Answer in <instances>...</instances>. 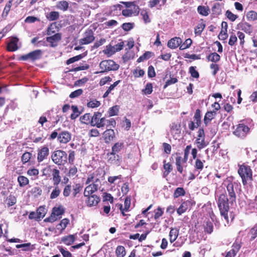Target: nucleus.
<instances>
[{
    "instance_id": "1",
    "label": "nucleus",
    "mask_w": 257,
    "mask_h": 257,
    "mask_svg": "<svg viewBox=\"0 0 257 257\" xmlns=\"http://www.w3.org/2000/svg\"><path fill=\"white\" fill-rule=\"evenodd\" d=\"M229 198H227L225 194L222 193L218 197L217 204L220 215L227 221L228 220V213L229 210Z\"/></svg>"
},
{
    "instance_id": "2",
    "label": "nucleus",
    "mask_w": 257,
    "mask_h": 257,
    "mask_svg": "<svg viewBox=\"0 0 257 257\" xmlns=\"http://www.w3.org/2000/svg\"><path fill=\"white\" fill-rule=\"evenodd\" d=\"M51 159L55 164L58 166L63 165L67 162V154L62 150H56L52 154Z\"/></svg>"
},
{
    "instance_id": "3",
    "label": "nucleus",
    "mask_w": 257,
    "mask_h": 257,
    "mask_svg": "<svg viewBox=\"0 0 257 257\" xmlns=\"http://www.w3.org/2000/svg\"><path fill=\"white\" fill-rule=\"evenodd\" d=\"M99 67L101 69L100 73H104L111 71H116L119 68V65L112 60H102L99 63Z\"/></svg>"
},
{
    "instance_id": "4",
    "label": "nucleus",
    "mask_w": 257,
    "mask_h": 257,
    "mask_svg": "<svg viewBox=\"0 0 257 257\" xmlns=\"http://www.w3.org/2000/svg\"><path fill=\"white\" fill-rule=\"evenodd\" d=\"M238 173L241 178L242 184L245 185L247 184V181L252 180V171L250 167L247 165H240Z\"/></svg>"
},
{
    "instance_id": "5",
    "label": "nucleus",
    "mask_w": 257,
    "mask_h": 257,
    "mask_svg": "<svg viewBox=\"0 0 257 257\" xmlns=\"http://www.w3.org/2000/svg\"><path fill=\"white\" fill-rule=\"evenodd\" d=\"M42 56V51L41 50H36L28 54L21 56L19 59L22 61H28L34 62L39 60Z\"/></svg>"
},
{
    "instance_id": "6",
    "label": "nucleus",
    "mask_w": 257,
    "mask_h": 257,
    "mask_svg": "<svg viewBox=\"0 0 257 257\" xmlns=\"http://www.w3.org/2000/svg\"><path fill=\"white\" fill-rule=\"evenodd\" d=\"M228 183L226 186L228 192L230 204H233L236 202V195L235 190L237 187V184L235 182L227 181Z\"/></svg>"
},
{
    "instance_id": "7",
    "label": "nucleus",
    "mask_w": 257,
    "mask_h": 257,
    "mask_svg": "<svg viewBox=\"0 0 257 257\" xmlns=\"http://www.w3.org/2000/svg\"><path fill=\"white\" fill-rule=\"evenodd\" d=\"M94 39L93 31L92 29H88L84 33V38L80 39L79 43L81 45H87L92 43Z\"/></svg>"
},
{
    "instance_id": "8",
    "label": "nucleus",
    "mask_w": 257,
    "mask_h": 257,
    "mask_svg": "<svg viewBox=\"0 0 257 257\" xmlns=\"http://www.w3.org/2000/svg\"><path fill=\"white\" fill-rule=\"evenodd\" d=\"M101 113H94L91 117V123L92 126L96 125L97 127H101L104 126L105 121L104 117H101Z\"/></svg>"
},
{
    "instance_id": "9",
    "label": "nucleus",
    "mask_w": 257,
    "mask_h": 257,
    "mask_svg": "<svg viewBox=\"0 0 257 257\" xmlns=\"http://www.w3.org/2000/svg\"><path fill=\"white\" fill-rule=\"evenodd\" d=\"M99 184V179L98 178L95 179L94 182L89 184L85 188L84 192V196L91 195L92 194L96 191L98 189Z\"/></svg>"
},
{
    "instance_id": "10",
    "label": "nucleus",
    "mask_w": 257,
    "mask_h": 257,
    "mask_svg": "<svg viewBox=\"0 0 257 257\" xmlns=\"http://www.w3.org/2000/svg\"><path fill=\"white\" fill-rule=\"evenodd\" d=\"M249 130V128L247 126L243 123H240L237 126L233 134L239 138H243L246 136Z\"/></svg>"
},
{
    "instance_id": "11",
    "label": "nucleus",
    "mask_w": 257,
    "mask_h": 257,
    "mask_svg": "<svg viewBox=\"0 0 257 257\" xmlns=\"http://www.w3.org/2000/svg\"><path fill=\"white\" fill-rule=\"evenodd\" d=\"M62 35L60 33H57L53 35L46 37V41L50 44L51 47H56L58 45V43L61 40Z\"/></svg>"
},
{
    "instance_id": "12",
    "label": "nucleus",
    "mask_w": 257,
    "mask_h": 257,
    "mask_svg": "<svg viewBox=\"0 0 257 257\" xmlns=\"http://www.w3.org/2000/svg\"><path fill=\"white\" fill-rule=\"evenodd\" d=\"M238 29L243 31L246 34L250 35L253 32L252 26L247 22H241L237 25Z\"/></svg>"
},
{
    "instance_id": "13",
    "label": "nucleus",
    "mask_w": 257,
    "mask_h": 257,
    "mask_svg": "<svg viewBox=\"0 0 257 257\" xmlns=\"http://www.w3.org/2000/svg\"><path fill=\"white\" fill-rule=\"evenodd\" d=\"M49 154V150L47 147L44 146L38 150L37 160L38 162H41L47 159Z\"/></svg>"
},
{
    "instance_id": "14",
    "label": "nucleus",
    "mask_w": 257,
    "mask_h": 257,
    "mask_svg": "<svg viewBox=\"0 0 257 257\" xmlns=\"http://www.w3.org/2000/svg\"><path fill=\"white\" fill-rule=\"evenodd\" d=\"M107 162L109 164H115L119 165L120 164V157L115 153L110 152L107 154Z\"/></svg>"
},
{
    "instance_id": "15",
    "label": "nucleus",
    "mask_w": 257,
    "mask_h": 257,
    "mask_svg": "<svg viewBox=\"0 0 257 257\" xmlns=\"http://www.w3.org/2000/svg\"><path fill=\"white\" fill-rule=\"evenodd\" d=\"M71 135L67 131L61 132L59 133L58 141L60 143L66 144L71 140Z\"/></svg>"
},
{
    "instance_id": "16",
    "label": "nucleus",
    "mask_w": 257,
    "mask_h": 257,
    "mask_svg": "<svg viewBox=\"0 0 257 257\" xmlns=\"http://www.w3.org/2000/svg\"><path fill=\"white\" fill-rule=\"evenodd\" d=\"M19 39L17 37H12L7 45V50L10 52H14L18 49V43Z\"/></svg>"
},
{
    "instance_id": "17",
    "label": "nucleus",
    "mask_w": 257,
    "mask_h": 257,
    "mask_svg": "<svg viewBox=\"0 0 257 257\" xmlns=\"http://www.w3.org/2000/svg\"><path fill=\"white\" fill-rule=\"evenodd\" d=\"M182 41L179 37H175L170 39L167 44V46L171 49H175L180 46Z\"/></svg>"
},
{
    "instance_id": "18",
    "label": "nucleus",
    "mask_w": 257,
    "mask_h": 257,
    "mask_svg": "<svg viewBox=\"0 0 257 257\" xmlns=\"http://www.w3.org/2000/svg\"><path fill=\"white\" fill-rule=\"evenodd\" d=\"M87 197L86 203L89 207L96 206L100 201L99 197L96 195H91Z\"/></svg>"
},
{
    "instance_id": "19",
    "label": "nucleus",
    "mask_w": 257,
    "mask_h": 257,
    "mask_svg": "<svg viewBox=\"0 0 257 257\" xmlns=\"http://www.w3.org/2000/svg\"><path fill=\"white\" fill-rule=\"evenodd\" d=\"M103 137L106 143H108L110 141L113 140L115 137V133L113 130L107 128L103 133Z\"/></svg>"
},
{
    "instance_id": "20",
    "label": "nucleus",
    "mask_w": 257,
    "mask_h": 257,
    "mask_svg": "<svg viewBox=\"0 0 257 257\" xmlns=\"http://www.w3.org/2000/svg\"><path fill=\"white\" fill-rule=\"evenodd\" d=\"M206 27V24L204 20L201 19L199 21V23L194 28V33L196 36H201L202 32Z\"/></svg>"
},
{
    "instance_id": "21",
    "label": "nucleus",
    "mask_w": 257,
    "mask_h": 257,
    "mask_svg": "<svg viewBox=\"0 0 257 257\" xmlns=\"http://www.w3.org/2000/svg\"><path fill=\"white\" fill-rule=\"evenodd\" d=\"M52 176L53 185H59L61 181V177L60 175V171L57 169H53L52 170Z\"/></svg>"
},
{
    "instance_id": "22",
    "label": "nucleus",
    "mask_w": 257,
    "mask_h": 257,
    "mask_svg": "<svg viewBox=\"0 0 257 257\" xmlns=\"http://www.w3.org/2000/svg\"><path fill=\"white\" fill-rule=\"evenodd\" d=\"M179 229L176 227L171 228L169 232V239L171 243L174 242L179 235Z\"/></svg>"
},
{
    "instance_id": "23",
    "label": "nucleus",
    "mask_w": 257,
    "mask_h": 257,
    "mask_svg": "<svg viewBox=\"0 0 257 257\" xmlns=\"http://www.w3.org/2000/svg\"><path fill=\"white\" fill-rule=\"evenodd\" d=\"M200 113H195L194 117H195V119H196V122H194L191 121L189 122L188 127L190 130L193 131L195 128H197L199 126V123L200 122V121H199V119H198L200 117Z\"/></svg>"
},
{
    "instance_id": "24",
    "label": "nucleus",
    "mask_w": 257,
    "mask_h": 257,
    "mask_svg": "<svg viewBox=\"0 0 257 257\" xmlns=\"http://www.w3.org/2000/svg\"><path fill=\"white\" fill-rule=\"evenodd\" d=\"M195 144L199 150H201L206 147L208 145V142L205 141V138H197L195 141Z\"/></svg>"
},
{
    "instance_id": "25",
    "label": "nucleus",
    "mask_w": 257,
    "mask_h": 257,
    "mask_svg": "<svg viewBox=\"0 0 257 257\" xmlns=\"http://www.w3.org/2000/svg\"><path fill=\"white\" fill-rule=\"evenodd\" d=\"M190 202L188 201L183 202L177 210L179 215H181L184 213L188 209Z\"/></svg>"
},
{
    "instance_id": "26",
    "label": "nucleus",
    "mask_w": 257,
    "mask_h": 257,
    "mask_svg": "<svg viewBox=\"0 0 257 257\" xmlns=\"http://www.w3.org/2000/svg\"><path fill=\"white\" fill-rule=\"evenodd\" d=\"M207 59L212 62L216 63L220 59V56L216 52L211 53L207 56Z\"/></svg>"
},
{
    "instance_id": "27",
    "label": "nucleus",
    "mask_w": 257,
    "mask_h": 257,
    "mask_svg": "<svg viewBox=\"0 0 257 257\" xmlns=\"http://www.w3.org/2000/svg\"><path fill=\"white\" fill-rule=\"evenodd\" d=\"M75 241L74 235H69L64 236L62 238V241L66 245H69L72 244Z\"/></svg>"
},
{
    "instance_id": "28",
    "label": "nucleus",
    "mask_w": 257,
    "mask_h": 257,
    "mask_svg": "<svg viewBox=\"0 0 257 257\" xmlns=\"http://www.w3.org/2000/svg\"><path fill=\"white\" fill-rule=\"evenodd\" d=\"M123 147V143L117 142L114 144L111 148V152L112 153L117 154L119 153Z\"/></svg>"
},
{
    "instance_id": "29",
    "label": "nucleus",
    "mask_w": 257,
    "mask_h": 257,
    "mask_svg": "<svg viewBox=\"0 0 257 257\" xmlns=\"http://www.w3.org/2000/svg\"><path fill=\"white\" fill-rule=\"evenodd\" d=\"M54 186V188L53 189L50 196V198L51 199H54L58 197L61 193V189H60L58 185Z\"/></svg>"
},
{
    "instance_id": "30",
    "label": "nucleus",
    "mask_w": 257,
    "mask_h": 257,
    "mask_svg": "<svg viewBox=\"0 0 257 257\" xmlns=\"http://www.w3.org/2000/svg\"><path fill=\"white\" fill-rule=\"evenodd\" d=\"M46 18L50 21L57 20L59 18V13L56 11L51 12L46 15Z\"/></svg>"
},
{
    "instance_id": "31",
    "label": "nucleus",
    "mask_w": 257,
    "mask_h": 257,
    "mask_svg": "<svg viewBox=\"0 0 257 257\" xmlns=\"http://www.w3.org/2000/svg\"><path fill=\"white\" fill-rule=\"evenodd\" d=\"M197 11L199 14L201 15L207 16L209 15L210 10L207 7L199 6L197 8Z\"/></svg>"
},
{
    "instance_id": "32",
    "label": "nucleus",
    "mask_w": 257,
    "mask_h": 257,
    "mask_svg": "<svg viewBox=\"0 0 257 257\" xmlns=\"http://www.w3.org/2000/svg\"><path fill=\"white\" fill-rule=\"evenodd\" d=\"M152 53L151 52L146 51L142 56L139 57V58L137 59V62L138 63H140L147 60L152 57Z\"/></svg>"
},
{
    "instance_id": "33",
    "label": "nucleus",
    "mask_w": 257,
    "mask_h": 257,
    "mask_svg": "<svg viewBox=\"0 0 257 257\" xmlns=\"http://www.w3.org/2000/svg\"><path fill=\"white\" fill-rule=\"evenodd\" d=\"M246 19L249 21L257 20V12L254 11H249L246 14Z\"/></svg>"
},
{
    "instance_id": "34",
    "label": "nucleus",
    "mask_w": 257,
    "mask_h": 257,
    "mask_svg": "<svg viewBox=\"0 0 257 257\" xmlns=\"http://www.w3.org/2000/svg\"><path fill=\"white\" fill-rule=\"evenodd\" d=\"M69 223V220L67 218H64L57 225V228L62 231L65 229Z\"/></svg>"
},
{
    "instance_id": "35",
    "label": "nucleus",
    "mask_w": 257,
    "mask_h": 257,
    "mask_svg": "<svg viewBox=\"0 0 257 257\" xmlns=\"http://www.w3.org/2000/svg\"><path fill=\"white\" fill-rule=\"evenodd\" d=\"M115 254L117 257H124L126 254L125 248L123 246L118 245L116 248Z\"/></svg>"
},
{
    "instance_id": "36",
    "label": "nucleus",
    "mask_w": 257,
    "mask_h": 257,
    "mask_svg": "<svg viewBox=\"0 0 257 257\" xmlns=\"http://www.w3.org/2000/svg\"><path fill=\"white\" fill-rule=\"evenodd\" d=\"M182 163H184L182 158L180 156L177 157L176 158V165L177 171L180 173H182L183 171V167L181 165Z\"/></svg>"
},
{
    "instance_id": "37",
    "label": "nucleus",
    "mask_w": 257,
    "mask_h": 257,
    "mask_svg": "<svg viewBox=\"0 0 257 257\" xmlns=\"http://www.w3.org/2000/svg\"><path fill=\"white\" fill-rule=\"evenodd\" d=\"M103 51V53L107 55L108 56H110L116 53L114 47L110 45L107 46L105 49H104Z\"/></svg>"
},
{
    "instance_id": "38",
    "label": "nucleus",
    "mask_w": 257,
    "mask_h": 257,
    "mask_svg": "<svg viewBox=\"0 0 257 257\" xmlns=\"http://www.w3.org/2000/svg\"><path fill=\"white\" fill-rule=\"evenodd\" d=\"M18 181L20 187H24L29 183V179L24 176H19L18 178Z\"/></svg>"
},
{
    "instance_id": "39",
    "label": "nucleus",
    "mask_w": 257,
    "mask_h": 257,
    "mask_svg": "<svg viewBox=\"0 0 257 257\" xmlns=\"http://www.w3.org/2000/svg\"><path fill=\"white\" fill-rule=\"evenodd\" d=\"M237 37L233 30L231 32H230V37L228 41V45H230V46H234L237 42Z\"/></svg>"
},
{
    "instance_id": "40",
    "label": "nucleus",
    "mask_w": 257,
    "mask_h": 257,
    "mask_svg": "<svg viewBox=\"0 0 257 257\" xmlns=\"http://www.w3.org/2000/svg\"><path fill=\"white\" fill-rule=\"evenodd\" d=\"M57 28L56 23L51 24L47 29V35H51L56 34V29Z\"/></svg>"
},
{
    "instance_id": "41",
    "label": "nucleus",
    "mask_w": 257,
    "mask_h": 257,
    "mask_svg": "<svg viewBox=\"0 0 257 257\" xmlns=\"http://www.w3.org/2000/svg\"><path fill=\"white\" fill-rule=\"evenodd\" d=\"M69 6V4L66 1H61L57 4V8L63 11H66Z\"/></svg>"
},
{
    "instance_id": "42",
    "label": "nucleus",
    "mask_w": 257,
    "mask_h": 257,
    "mask_svg": "<svg viewBox=\"0 0 257 257\" xmlns=\"http://www.w3.org/2000/svg\"><path fill=\"white\" fill-rule=\"evenodd\" d=\"M91 117L90 113H85L83 116L80 117V120L82 123L85 124L91 123Z\"/></svg>"
},
{
    "instance_id": "43",
    "label": "nucleus",
    "mask_w": 257,
    "mask_h": 257,
    "mask_svg": "<svg viewBox=\"0 0 257 257\" xmlns=\"http://www.w3.org/2000/svg\"><path fill=\"white\" fill-rule=\"evenodd\" d=\"M185 194V191L184 188L182 187H178L175 190L173 196L175 198H176L181 196H184Z\"/></svg>"
},
{
    "instance_id": "44",
    "label": "nucleus",
    "mask_w": 257,
    "mask_h": 257,
    "mask_svg": "<svg viewBox=\"0 0 257 257\" xmlns=\"http://www.w3.org/2000/svg\"><path fill=\"white\" fill-rule=\"evenodd\" d=\"M212 14L214 15L218 16L221 13L220 5L219 3H216L212 8Z\"/></svg>"
},
{
    "instance_id": "45",
    "label": "nucleus",
    "mask_w": 257,
    "mask_h": 257,
    "mask_svg": "<svg viewBox=\"0 0 257 257\" xmlns=\"http://www.w3.org/2000/svg\"><path fill=\"white\" fill-rule=\"evenodd\" d=\"M13 1V0H10L9 1V2L5 6L4 10L3 12V14H2V16L3 17H6L8 16L9 12H10V11L11 10V8L12 5Z\"/></svg>"
},
{
    "instance_id": "46",
    "label": "nucleus",
    "mask_w": 257,
    "mask_h": 257,
    "mask_svg": "<svg viewBox=\"0 0 257 257\" xmlns=\"http://www.w3.org/2000/svg\"><path fill=\"white\" fill-rule=\"evenodd\" d=\"M84 55L83 54H80V55L75 56L74 57H71L66 61V64L67 65L72 64L76 61H77L81 59L82 58L84 57Z\"/></svg>"
},
{
    "instance_id": "47",
    "label": "nucleus",
    "mask_w": 257,
    "mask_h": 257,
    "mask_svg": "<svg viewBox=\"0 0 257 257\" xmlns=\"http://www.w3.org/2000/svg\"><path fill=\"white\" fill-rule=\"evenodd\" d=\"M17 199L14 195H10L6 199V203L9 206H11L16 204Z\"/></svg>"
},
{
    "instance_id": "48",
    "label": "nucleus",
    "mask_w": 257,
    "mask_h": 257,
    "mask_svg": "<svg viewBox=\"0 0 257 257\" xmlns=\"http://www.w3.org/2000/svg\"><path fill=\"white\" fill-rule=\"evenodd\" d=\"M32 155V154L30 152H26L24 153L21 158L23 163L24 164L28 163L31 158Z\"/></svg>"
},
{
    "instance_id": "49",
    "label": "nucleus",
    "mask_w": 257,
    "mask_h": 257,
    "mask_svg": "<svg viewBox=\"0 0 257 257\" xmlns=\"http://www.w3.org/2000/svg\"><path fill=\"white\" fill-rule=\"evenodd\" d=\"M195 66H191L189 67V72L191 76L195 78H198L199 77V72L196 70Z\"/></svg>"
},
{
    "instance_id": "50",
    "label": "nucleus",
    "mask_w": 257,
    "mask_h": 257,
    "mask_svg": "<svg viewBox=\"0 0 257 257\" xmlns=\"http://www.w3.org/2000/svg\"><path fill=\"white\" fill-rule=\"evenodd\" d=\"M192 43V41L191 39H187L182 44L180 45L179 49L180 50H184L187 49L190 47Z\"/></svg>"
},
{
    "instance_id": "51",
    "label": "nucleus",
    "mask_w": 257,
    "mask_h": 257,
    "mask_svg": "<svg viewBox=\"0 0 257 257\" xmlns=\"http://www.w3.org/2000/svg\"><path fill=\"white\" fill-rule=\"evenodd\" d=\"M141 15L143 17L145 23H149L151 22L148 12L146 10H143L141 11Z\"/></svg>"
},
{
    "instance_id": "52",
    "label": "nucleus",
    "mask_w": 257,
    "mask_h": 257,
    "mask_svg": "<svg viewBox=\"0 0 257 257\" xmlns=\"http://www.w3.org/2000/svg\"><path fill=\"white\" fill-rule=\"evenodd\" d=\"M225 16L231 22L235 21L238 18L237 15H234L229 10L226 11Z\"/></svg>"
},
{
    "instance_id": "53",
    "label": "nucleus",
    "mask_w": 257,
    "mask_h": 257,
    "mask_svg": "<svg viewBox=\"0 0 257 257\" xmlns=\"http://www.w3.org/2000/svg\"><path fill=\"white\" fill-rule=\"evenodd\" d=\"M213 230V223L210 221H207L206 222L205 225V231L208 233L210 234Z\"/></svg>"
},
{
    "instance_id": "54",
    "label": "nucleus",
    "mask_w": 257,
    "mask_h": 257,
    "mask_svg": "<svg viewBox=\"0 0 257 257\" xmlns=\"http://www.w3.org/2000/svg\"><path fill=\"white\" fill-rule=\"evenodd\" d=\"M77 168L75 166H70L67 175L69 177H74L77 173Z\"/></svg>"
},
{
    "instance_id": "55",
    "label": "nucleus",
    "mask_w": 257,
    "mask_h": 257,
    "mask_svg": "<svg viewBox=\"0 0 257 257\" xmlns=\"http://www.w3.org/2000/svg\"><path fill=\"white\" fill-rule=\"evenodd\" d=\"M249 234L250 235V240L251 241L254 240L257 237V225H255L251 228Z\"/></svg>"
},
{
    "instance_id": "56",
    "label": "nucleus",
    "mask_w": 257,
    "mask_h": 257,
    "mask_svg": "<svg viewBox=\"0 0 257 257\" xmlns=\"http://www.w3.org/2000/svg\"><path fill=\"white\" fill-rule=\"evenodd\" d=\"M100 105V102L99 101H97L96 99H93L89 101L87 106L88 107L90 108H95L99 106Z\"/></svg>"
},
{
    "instance_id": "57",
    "label": "nucleus",
    "mask_w": 257,
    "mask_h": 257,
    "mask_svg": "<svg viewBox=\"0 0 257 257\" xmlns=\"http://www.w3.org/2000/svg\"><path fill=\"white\" fill-rule=\"evenodd\" d=\"M153 91V85L151 83H148L146 86L145 89H143V92L145 94H150Z\"/></svg>"
},
{
    "instance_id": "58",
    "label": "nucleus",
    "mask_w": 257,
    "mask_h": 257,
    "mask_svg": "<svg viewBox=\"0 0 257 257\" xmlns=\"http://www.w3.org/2000/svg\"><path fill=\"white\" fill-rule=\"evenodd\" d=\"M72 191L71 184H67L65 186L63 191V195L64 197H68Z\"/></svg>"
},
{
    "instance_id": "59",
    "label": "nucleus",
    "mask_w": 257,
    "mask_h": 257,
    "mask_svg": "<svg viewBox=\"0 0 257 257\" xmlns=\"http://www.w3.org/2000/svg\"><path fill=\"white\" fill-rule=\"evenodd\" d=\"M241 246V243L236 241L232 244L231 250L236 254Z\"/></svg>"
},
{
    "instance_id": "60",
    "label": "nucleus",
    "mask_w": 257,
    "mask_h": 257,
    "mask_svg": "<svg viewBox=\"0 0 257 257\" xmlns=\"http://www.w3.org/2000/svg\"><path fill=\"white\" fill-rule=\"evenodd\" d=\"M83 90L82 89H78L72 92L70 95L69 97L71 98H74L81 95L83 93Z\"/></svg>"
},
{
    "instance_id": "61",
    "label": "nucleus",
    "mask_w": 257,
    "mask_h": 257,
    "mask_svg": "<svg viewBox=\"0 0 257 257\" xmlns=\"http://www.w3.org/2000/svg\"><path fill=\"white\" fill-rule=\"evenodd\" d=\"M134 27V24L132 23H125L122 24L121 26L122 29L124 31H129L132 30Z\"/></svg>"
},
{
    "instance_id": "62",
    "label": "nucleus",
    "mask_w": 257,
    "mask_h": 257,
    "mask_svg": "<svg viewBox=\"0 0 257 257\" xmlns=\"http://www.w3.org/2000/svg\"><path fill=\"white\" fill-rule=\"evenodd\" d=\"M129 9L134 16H138L140 13V8L138 5H136L135 3L133 5L132 8H130Z\"/></svg>"
},
{
    "instance_id": "63",
    "label": "nucleus",
    "mask_w": 257,
    "mask_h": 257,
    "mask_svg": "<svg viewBox=\"0 0 257 257\" xmlns=\"http://www.w3.org/2000/svg\"><path fill=\"white\" fill-rule=\"evenodd\" d=\"M64 212V209L61 207H54L52 213L57 217L63 214Z\"/></svg>"
},
{
    "instance_id": "64",
    "label": "nucleus",
    "mask_w": 257,
    "mask_h": 257,
    "mask_svg": "<svg viewBox=\"0 0 257 257\" xmlns=\"http://www.w3.org/2000/svg\"><path fill=\"white\" fill-rule=\"evenodd\" d=\"M58 248L63 257H72V254L70 252L65 250L62 246H59Z\"/></svg>"
}]
</instances>
